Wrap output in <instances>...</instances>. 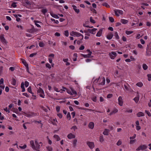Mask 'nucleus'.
I'll use <instances>...</instances> for the list:
<instances>
[{
	"label": "nucleus",
	"instance_id": "13d9d810",
	"mask_svg": "<svg viewBox=\"0 0 151 151\" xmlns=\"http://www.w3.org/2000/svg\"><path fill=\"white\" fill-rule=\"evenodd\" d=\"M53 88L54 90L57 92H59L60 91L55 86Z\"/></svg>",
	"mask_w": 151,
	"mask_h": 151
},
{
	"label": "nucleus",
	"instance_id": "864d4df0",
	"mask_svg": "<svg viewBox=\"0 0 151 151\" xmlns=\"http://www.w3.org/2000/svg\"><path fill=\"white\" fill-rule=\"evenodd\" d=\"M145 112L149 116H151V114L150 112L146 110L145 111Z\"/></svg>",
	"mask_w": 151,
	"mask_h": 151
},
{
	"label": "nucleus",
	"instance_id": "f03ea898",
	"mask_svg": "<svg viewBox=\"0 0 151 151\" xmlns=\"http://www.w3.org/2000/svg\"><path fill=\"white\" fill-rule=\"evenodd\" d=\"M37 93L39 94L40 96L42 98H44L45 95L43 90L40 87L37 88Z\"/></svg>",
	"mask_w": 151,
	"mask_h": 151
},
{
	"label": "nucleus",
	"instance_id": "603ef678",
	"mask_svg": "<svg viewBox=\"0 0 151 151\" xmlns=\"http://www.w3.org/2000/svg\"><path fill=\"white\" fill-rule=\"evenodd\" d=\"M46 148L49 151H52V147L50 146L47 147Z\"/></svg>",
	"mask_w": 151,
	"mask_h": 151
},
{
	"label": "nucleus",
	"instance_id": "aec40b11",
	"mask_svg": "<svg viewBox=\"0 0 151 151\" xmlns=\"http://www.w3.org/2000/svg\"><path fill=\"white\" fill-rule=\"evenodd\" d=\"M128 86H127L126 85H124V86L125 88V89L127 91H131V88L130 86L128 84Z\"/></svg>",
	"mask_w": 151,
	"mask_h": 151
},
{
	"label": "nucleus",
	"instance_id": "412c9836",
	"mask_svg": "<svg viewBox=\"0 0 151 151\" xmlns=\"http://www.w3.org/2000/svg\"><path fill=\"white\" fill-rule=\"evenodd\" d=\"M113 36V35L112 33L110 32L107 35L106 37L108 39L111 40L112 39Z\"/></svg>",
	"mask_w": 151,
	"mask_h": 151
},
{
	"label": "nucleus",
	"instance_id": "f257e3e1",
	"mask_svg": "<svg viewBox=\"0 0 151 151\" xmlns=\"http://www.w3.org/2000/svg\"><path fill=\"white\" fill-rule=\"evenodd\" d=\"M35 148L34 150L37 151H39V149L42 146L43 144L42 142H38L37 139L35 140Z\"/></svg>",
	"mask_w": 151,
	"mask_h": 151
},
{
	"label": "nucleus",
	"instance_id": "4468645a",
	"mask_svg": "<svg viewBox=\"0 0 151 151\" xmlns=\"http://www.w3.org/2000/svg\"><path fill=\"white\" fill-rule=\"evenodd\" d=\"M97 29L93 28L92 29H88V31L90 33L93 34H95L96 32V31Z\"/></svg>",
	"mask_w": 151,
	"mask_h": 151
},
{
	"label": "nucleus",
	"instance_id": "2f4dec72",
	"mask_svg": "<svg viewBox=\"0 0 151 151\" xmlns=\"http://www.w3.org/2000/svg\"><path fill=\"white\" fill-rule=\"evenodd\" d=\"M71 92H72V94L71 95H76L77 94L76 92L72 88H71Z\"/></svg>",
	"mask_w": 151,
	"mask_h": 151
},
{
	"label": "nucleus",
	"instance_id": "a18cd8bd",
	"mask_svg": "<svg viewBox=\"0 0 151 151\" xmlns=\"http://www.w3.org/2000/svg\"><path fill=\"white\" fill-rule=\"evenodd\" d=\"M66 117L67 119H68L69 120H70V119L71 116L69 112L68 113Z\"/></svg>",
	"mask_w": 151,
	"mask_h": 151
},
{
	"label": "nucleus",
	"instance_id": "680f3d73",
	"mask_svg": "<svg viewBox=\"0 0 151 151\" xmlns=\"http://www.w3.org/2000/svg\"><path fill=\"white\" fill-rule=\"evenodd\" d=\"M77 142V140L76 139H75L73 140V144L74 146H76Z\"/></svg>",
	"mask_w": 151,
	"mask_h": 151
},
{
	"label": "nucleus",
	"instance_id": "9b49d317",
	"mask_svg": "<svg viewBox=\"0 0 151 151\" xmlns=\"http://www.w3.org/2000/svg\"><path fill=\"white\" fill-rule=\"evenodd\" d=\"M118 104L120 106H122L123 104V102L122 97L121 96H119L118 98Z\"/></svg>",
	"mask_w": 151,
	"mask_h": 151
},
{
	"label": "nucleus",
	"instance_id": "0eeeda50",
	"mask_svg": "<svg viewBox=\"0 0 151 151\" xmlns=\"http://www.w3.org/2000/svg\"><path fill=\"white\" fill-rule=\"evenodd\" d=\"M86 144L91 149H93L94 147V143L93 142L88 141L86 142Z\"/></svg>",
	"mask_w": 151,
	"mask_h": 151
},
{
	"label": "nucleus",
	"instance_id": "72a5a7b5",
	"mask_svg": "<svg viewBox=\"0 0 151 151\" xmlns=\"http://www.w3.org/2000/svg\"><path fill=\"white\" fill-rule=\"evenodd\" d=\"M142 68L144 70H146L148 68V66L146 64H144L142 65Z\"/></svg>",
	"mask_w": 151,
	"mask_h": 151
},
{
	"label": "nucleus",
	"instance_id": "e2e57ef3",
	"mask_svg": "<svg viewBox=\"0 0 151 151\" xmlns=\"http://www.w3.org/2000/svg\"><path fill=\"white\" fill-rule=\"evenodd\" d=\"M16 2H13L11 6L12 7L14 8H15L17 7V5H16Z\"/></svg>",
	"mask_w": 151,
	"mask_h": 151
},
{
	"label": "nucleus",
	"instance_id": "de8ad7c7",
	"mask_svg": "<svg viewBox=\"0 0 151 151\" xmlns=\"http://www.w3.org/2000/svg\"><path fill=\"white\" fill-rule=\"evenodd\" d=\"M122 141L120 139H119L116 143V145L118 146H119L122 144Z\"/></svg>",
	"mask_w": 151,
	"mask_h": 151
},
{
	"label": "nucleus",
	"instance_id": "c85d7f7f",
	"mask_svg": "<svg viewBox=\"0 0 151 151\" xmlns=\"http://www.w3.org/2000/svg\"><path fill=\"white\" fill-rule=\"evenodd\" d=\"M52 123L53 125H57V124L58 123V122L56 120V118L52 119Z\"/></svg>",
	"mask_w": 151,
	"mask_h": 151
},
{
	"label": "nucleus",
	"instance_id": "0e129e2a",
	"mask_svg": "<svg viewBox=\"0 0 151 151\" xmlns=\"http://www.w3.org/2000/svg\"><path fill=\"white\" fill-rule=\"evenodd\" d=\"M39 46L41 47H42L44 46V43L42 42H40L39 43Z\"/></svg>",
	"mask_w": 151,
	"mask_h": 151
},
{
	"label": "nucleus",
	"instance_id": "338daca9",
	"mask_svg": "<svg viewBox=\"0 0 151 151\" xmlns=\"http://www.w3.org/2000/svg\"><path fill=\"white\" fill-rule=\"evenodd\" d=\"M71 129H73L75 131L77 129V128L76 126H73L71 128Z\"/></svg>",
	"mask_w": 151,
	"mask_h": 151
},
{
	"label": "nucleus",
	"instance_id": "8fccbe9b",
	"mask_svg": "<svg viewBox=\"0 0 151 151\" xmlns=\"http://www.w3.org/2000/svg\"><path fill=\"white\" fill-rule=\"evenodd\" d=\"M136 137V134H134L132 136L130 137H129V139H130V140L133 139H134Z\"/></svg>",
	"mask_w": 151,
	"mask_h": 151
},
{
	"label": "nucleus",
	"instance_id": "423d86ee",
	"mask_svg": "<svg viewBox=\"0 0 151 151\" xmlns=\"http://www.w3.org/2000/svg\"><path fill=\"white\" fill-rule=\"evenodd\" d=\"M0 40L3 44H6L7 43V42L5 38L3 35H0Z\"/></svg>",
	"mask_w": 151,
	"mask_h": 151
},
{
	"label": "nucleus",
	"instance_id": "c9c22d12",
	"mask_svg": "<svg viewBox=\"0 0 151 151\" xmlns=\"http://www.w3.org/2000/svg\"><path fill=\"white\" fill-rule=\"evenodd\" d=\"M102 5L107 8L110 7V6L106 3L105 2L102 4Z\"/></svg>",
	"mask_w": 151,
	"mask_h": 151
},
{
	"label": "nucleus",
	"instance_id": "6ab92c4d",
	"mask_svg": "<svg viewBox=\"0 0 151 151\" xmlns=\"http://www.w3.org/2000/svg\"><path fill=\"white\" fill-rule=\"evenodd\" d=\"M50 14L52 17L56 19H58L59 18V17H58V15L54 14L52 12H50Z\"/></svg>",
	"mask_w": 151,
	"mask_h": 151
},
{
	"label": "nucleus",
	"instance_id": "3c124183",
	"mask_svg": "<svg viewBox=\"0 0 151 151\" xmlns=\"http://www.w3.org/2000/svg\"><path fill=\"white\" fill-rule=\"evenodd\" d=\"M132 111V110L131 109H127L126 110L125 112H129V113H131Z\"/></svg>",
	"mask_w": 151,
	"mask_h": 151
},
{
	"label": "nucleus",
	"instance_id": "c756f323",
	"mask_svg": "<svg viewBox=\"0 0 151 151\" xmlns=\"http://www.w3.org/2000/svg\"><path fill=\"white\" fill-rule=\"evenodd\" d=\"M21 61L22 63L25 66H27L28 65V64L26 63V61L24 59H22Z\"/></svg>",
	"mask_w": 151,
	"mask_h": 151
},
{
	"label": "nucleus",
	"instance_id": "7ed1b4c3",
	"mask_svg": "<svg viewBox=\"0 0 151 151\" xmlns=\"http://www.w3.org/2000/svg\"><path fill=\"white\" fill-rule=\"evenodd\" d=\"M39 115L38 113H34L33 112H28L26 114V116L28 117H32L37 116Z\"/></svg>",
	"mask_w": 151,
	"mask_h": 151
},
{
	"label": "nucleus",
	"instance_id": "2eb2a0df",
	"mask_svg": "<svg viewBox=\"0 0 151 151\" xmlns=\"http://www.w3.org/2000/svg\"><path fill=\"white\" fill-rule=\"evenodd\" d=\"M30 145L32 148L34 150L35 148V142H34L33 140H31L30 142Z\"/></svg>",
	"mask_w": 151,
	"mask_h": 151
},
{
	"label": "nucleus",
	"instance_id": "4be33fe9",
	"mask_svg": "<svg viewBox=\"0 0 151 151\" xmlns=\"http://www.w3.org/2000/svg\"><path fill=\"white\" fill-rule=\"evenodd\" d=\"M102 30L103 29H100L97 33L96 36L99 37H100L102 34Z\"/></svg>",
	"mask_w": 151,
	"mask_h": 151
},
{
	"label": "nucleus",
	"instance_id": "58836bf2",
	"mask_svg": "<svg viewBox=\"0 0 151 151\" xmlns=\"http://www.w3.org/2000/svg\"><path fill=\"white\" fill-rule=\"evenodd\" d=\"M64 34L66 37H68L69 36V32L68 30H65L64 32Z\"/></svg>",
	"mask_w": 151,
	"mask_h": 151
},
{
	"label": "nucleus",
	"instance_id": "5701e85b",
	"mask_svg": "<svg viewBox=\"0 0 151 151\" xmlns=\"http://www.w3.org/2000/svg\"><path fill=\"white\" fill-rule=\"evenodd\" d=\"M118 111V110L116 108L114 109V110L111 112L109 114L110 116H111L113 114H114L117 112Z\"/></svg>",
	"mask_w": 151,
	"mask_h": 151
},
{
	"label": "nucleus",
	"instance_id": "4c0bfd02",
	"mask_svg": "<svg viewBox=\"0 0 151 151\" xmlns=\"http://www.w3.org/2000/svg\"><path fill=\"white\" fill-rule=\"evenodd\" d=\"M60 107L59 106H57L56 107V110L57 112L59 113L60 111Z\"/></svg>",
	"mask_w": 151,
	"mask_h": 151
},
{
	"label": "nucleus",
	"instance_id": "ddd939ff",
	"mask_svg": "<svg viewBox=\"0 0 151 151\" xmlns=\"http://www.w3.org/2000/svg\"><path fill=\"white\" fill-rule=\"evenodd\" d=\"M75 135L71 133L68 134L67 135V137L69 139L74 138L75 137Z\"/></svg>",
	"mask_w": 151,
	"mask_h": 151
},
{
	"label": "nucleus",
	"instance_id": "393cba45",
	"mask_svg": "<svg viewBox=\"0 0 151 151\" xmlns=\"http://www.w3.org/2000/svg\"><path fill=\"white\" fill-rule=\"evenodd\" d=\"M53 137L57 141H59L60 139V137L57 135L55 134L53 136Z\"/></svg>",
	"mask_w": 151,
	"mask_h": 151
},
{
	"label": "nucleus",
	"instance_id": "6e6552de",
	"mask_svg": "<svg viewBox=\"0 0 151 151\" xmlns=\"http://www.w3.org/2000/svg\"><path fill=\"white\" fill-rule=\"evenodd\" d=\"M123 12V11L119 9H117L114 11L115 14L117 16H119L120 15L122 14Z\"/></svg>",
	"mask_w": 151,
	"mask_h": 151
},
{
	"label": "nucleus",
	"instance_id": "09e8293b",
	"mask_svg": "<svg viewBox=\"0 0 151 151\" xmlns=\"http://www.w3.org/2000/svg\"><path fill=\"white\" fill-rule=\"evenodd\" d=\"M90 20L91 22L93 23H95L96 22L95 20L93 19L92 17H90Z\"/></svg>",
	"mask_w": 151,
	"mask_h": 151
},
{
	"label": "nucleus",
	"instance_id": "a19ab883",
	"mask_svg": "<svg viewBox=\"0 0 151 151\" xmlns=\"http://www.w3.org/2000/svg\"><path fill=\"white\" fill-rule=\"evenodd\" d=\"M99 141L101 142H102L104 141V139L103 135L101 136L100 137Z\"/></svg>",
	"mask_w": 151,
	"mask_h": 151
},
{
	"label": "nucleus",
	"instance_id": "774afa93",
	"mask_svg": "<svg viewBox=\"0 0 151 151\" xmlns=\"http://www.w3.org/2000/svg\"><path fill=\"white\" fill-rule=\"evenodd\" d=\"M92 100L94 102H96V96H94L92 98Z\"/></svg>",
	"mask_w": 151,
	"mask_h": 151
},
{
	"label": "nucleus",
	"instance_id": "bf43d9fd",
	"mask_svg": "<svg viewBox=\"0 0 151 151\" xmlns=\"http://www.w3.org/2000/svg\"><path fill=\"white\" fill-rule=\"evenodd\" d=\"M133 31H127L126 32V33L127 35H129L132 33H133Z\"/></svg>",
	"mask_w": 151,
	"mask_h": 151
},
{
	"label": "nucleus",
	"instance_id": "e433bc0d",
	"mask_svg": "<svg viewBox=\"0 0 151 151\" xmlns=\"http://www.w3.org/2000/svg\"><path fill=\"white\" fill-rule=\"evenodd\" d=\"M108 127L109 129L110 130V131L113 130L114 129V127L112 125H109L108 126Z\"/></svg>",
	"mask_w": 151,
	"mask_h": 151
},
{
	"label": "nucleus",
	"instance_id": "9d476101",
	"mask_svg": "<svg viewBox=\"0 0 151 151\" xmlns=\"http://www.w3.org/2000/svg\"><path fill=\"white\" fill-rule=\"evenodd\" d=\"M87 51L89 52V53L87 55L82 54V56L85 58L90 57L92 53L90 51V50H87Z\"/></svg>",
	"mask_w": 151,
	"mask_h": 151
},
{
	"label": "nucleus",
	"instance_id": "f3484780",
	"mask_svg": "<svg viewBox=\"0 0 151 151\" xmlns=\"http://www.w3.org/2000/svg\"><path fill=\"white\" fill-rule=\"evenodd\" d=\"M88 126L90 129H93L94 127V123L93 122H90L88 124Z\"/></svg>",
	"mask_w": 151,
	"mask_h": 151
},
{
	"label": "nucleus",
	"instance_id": "79ce46f5",
	"mask_svg": "<svg viewBox=\"0 0 151 151\" xmlns=\"http://www.w3.org/2000/svg\"><path fill=\"white\" fill-rule=\"evenodd\" d=\"M27 145L25 144L23 146H19V147L21 149H24L26 148Z\"/></svg>",
	"mask_w": 151,
	"mask_h": 151
},
{
	"label": "nucleus",
	"instance_id": "5fc2aeb1",
	"mask_svg": "<svg viewBox=\"0 0 151 151\" xmlns=\"http://www.w3.org/2000/svg\"><path fill=\"white\" fill-rule=\"evenodd\" d=\"M47 138L48 141V143L50 145H51L52 144V142L51 140L49 139L48 136H47Z\"/></svg>",
	"mask_w": 151,
	"mask_h": 151
},
{
	"label": "nucleus",
	"instance_id": "cd10ccee",
	"mask_svg": "<svg viewBox=\"0 0 151 151\" xmlns=\"http://www.w3.org/2000/svg\"><path fill=\"white\" fill-rule=\"evenodd\" d=\"M21 87L22 89V92H24L25 91V89L24 87V83L23 82H22L21 85Z\"/></svg>",
	"mask_w": 151,
	"mask_h": 151
},
{
	"label": "nucleus",
	"instance_id": "ea45409f",
	"mask_svg": "<svg viewBox=\"0 0 151 151\" xmlns=\"http://www.w3.org/2000/svg\"><path fill=\"white\" fill-rule=\"evenodd\" d=\"M27 91L32 94H33L32 91V88L31 86H29L27 88Z\"/></svg>",
	"mask_w": 151,
	"mask_h": 151
},
{
	"label": "nucleus",
	"instance_id": "49530a36",
	"mask_svg": "<svg viewBox=\"0 0 151 151\" xmlns=\"http://www.w3.org/2000/svg\"><path fill=\"white\" fill-rule=\"evenodd\" d=\"M47 9H43L41 12L43 14H45L47 12Z\"/></svg>",
	"mask_w": 151,
	"mask_h": 151
},
{
	"label": "nucleus",
	"instance_id": "7c9ffc66",
	"mask_svg": "<svg viewBox=\"0 0 151 151\" xmlns=\"http://www.w3.org/2000/svg\"><path fill=\"white\" fill-rule=\"evenodd\" d=\"M136 85L138 87H141L143 86V84L142 82H139L137 83Z\"/></svg>",
	"mask_w": 151,
	"mask_h": 151
},
{
	"label": "nucleus",
	"instance_id": "a878e982",
	"mask_svg": "<svg viewBox=\"0 0 151 151\" xmlns=\"http://www.w3.org/2000/svg\"><path fill=\"white\" fill-rule=\"evenodd\" d=\"M121 22L123 24H126L128 22V21L124 19H121L120 20Z\"/></svg>",
	"mask_w": 151,
	"mask_h": 151
},
{
	"label": "nucleus",
	"instance_id": "6e6d98bb",
	"mask_svg": "<svg viewBox=\"0 0 151 151\" xmlns=\"http://www.w3.org/2000/svg\"><path fill=\"white\" fill-rule=\"evenodd\" d=\"M148 77V80L149 81H150L151 79V74H149L147 75Z\"/></svg>",
	"mask_w": 151,
	"mask_h": 151
},
{
	"label": "nucleus",
	"instance_id": "b1692460",
	"mask_svg": "<svg viewBox=\"0 0 151 151\" xmlns=\"http://www.w3.org/2000/svg\"><path fill=\"white\" fill-rule=\"evenodd\" d=\"M100 81L101 82L99 83L101 85H104L105 83V79L104 77L100 79Z\"/></svg>",
	"mask_w": 151,
	"mask_h": 151
},
{
	"label": "nucleus",
	"instance_id": "473e14b6",
	"mask_svg": "<svg viewBox=\"0 0 151 151\" xmlns=\"http://www.w3.org/2000/svg\"><path fill=\"white\" fill-rule=\"evenodd\" d=\"M16 80L14 78H13L11 83L14 86H15L16 84Z\"/></svg>",
	"mask_w": 151,
	"mask_h": 151
},
{
	"label": "nucleus",
	"instance_id": "f704fd0d",
	"mask_svg": "<svg viewBox=\"0 0 151 151\" xmlns=\"http://www.w3.org/2000/svg\"><path fill=\"white\" fill-rule=\"evenodd\" d=\"M136 142V139H131L129 141V144H134L135 142Z\"/></svg>",
	"mask_w": 151,
	"mask_h": 151
},
{
	"label": "nucleus",
	"instance_id": "dca6fc26",
	"mask_svg": "<svg viewBox=\"0 0 151 151\" xmlns=\"http://www.w3.org/2000/svg\"><path fill=\"white\" fill-rule=\"evenodd\" d=\"M72 7L73 8L74 10L76 13L78 14L80 12V10L79 9H77V6L74 5H72Z\"/></svg>",
	"mask_w": 151,
	"mask_h": 151
},
{
	"label": "nucleus",
	"instance_id": "20e7f679",
	"mask_svg": "<svg viewBox=\"0 0 151 151\" xmlns=\"http://www.w3.org/2000/svg\"><path fill=\"white\" fill-rule=\"evenodd\" d=\"M109 55L111 59H114L117 55V54L115 52L111 51L109 53Z\"/></svg>",
	"mask_w": 151,
	"mask_h": 151
},
{
	"label": "nucleus",
	"instance_id": "69168bd1",
	"mask_svg": "<svg viewBox=\"0 0 151 151\" xmlns=\"http://www.w3.org/2000/svg\"><path fill=\"white\" fill-rule=\"evenodd\" d=\"M46 66L49 69H50L51 68L50 65L48 63H47L46 64Z\"/></svg>",
	"mask_w": 151,
	"mask_h": 151
},
{
	"label": "nucleus",
	"instance_id": "37998d69",
	"mask_svg": "<svg viewBox=\"0 0 151 151\" xmlns=\"http://www.w3.org/2000/svg\"><path fill=\"white\" fill-rule=\"evenodd\" d=\"M146 55L147 56H151V52L150 51H147Z\"/></svg>",
	"mask_w": 151,
	"mask_h": 151
},
{
	"label": "nucleus",
	"instance_id": "a211bd4d",
	"mask_svg": "<svg viewBox=\"0 0 151 151\" xmlns=\"http://www.w3.org/2000/svg\"><path fill=\"white\" fill-rule=\"evenodd\" d=\"M139 95L138 94L137 96L134 98L133 100L135 101L136 103H137L139 101Z\"/></svg>",
	"mask_w": 151,
	"mask_h": 151
},
{
	"label": "nucleus",
	"instance_id": "f8f14e48",
	"mask_svg": "<svg viewBox=\"0 0 151 151\" xmlns=\"http://www.w3.org/2000/svg\"><path fill=\"white\" fill-rule=\"evenodd\" d=\"M110 131V130L109 129H105L103 133L105 135H108Z\"/></svg>",
	"mask_w": 151,
	"mask_h": 151
},
{
	"label": "nucleus",
	"instance_id": "c03bdc74",
	"mask_svg": "<svg viewBox=\"0 0 151 151\" xmlns=\"http://www.w3.org/2000/svg\"><path fill=\"white\" fill-rule=\"evenodd\" d=\"M51 20L52 21L54 22L56 24H58L59 23V22L58 20H55L53 18H51Z\"/></svg>",
	"mask_w": 151,
	"mask_h": 151
},
{
	"label": "nucleus",
	"instance_id": "bb28decb",
	"mask_svg": "<svg viewBox=\"0 0 151 151\" xmlns=\"http://www.w3.org/2000/svg\"><path fill=\"white\" fill-rule=\"evenodd\" d=\"M137 116L138 117H140L141 116H144L145 115L144 113L142 112H140L137 113Z\"/></svg>",
	"mask_w": 151,
	"mask_h": 151
},
{
	"label": "nucleus",
	"instance_id": "052dcab7",
	"mask_svg": "<svg viewBox=\"0 0 151 151\" xmlns=\"http://www.w3.org/2000/svg\"><path fill=\"white\" fill-rule=\"evenodd\" d=\"M24 85L26 87H27L29 85V83L27 81H25L24 83Z\"/></svg>",
	"mask_w": 151,
	"mask_h": 151
},
{
	"label": "nucleus",
	"instance_id": "39448f33",
	"mask_svg": "<svg viewBox=\"0 0 151 151\" xmlns=\"http://www.w3.org/2000/svg\"><path fill=\"white\" fill-rule=\"evenodd\" d=\"M70 35L71 36H76L77 37H79L81 35V34L80 33L74 31H72L70 32Z\"/></svg>",
	"mask_w": 151,
	"mask_h": 151
},
{
	"label": "nucleus",
	"instance_id": "1a4fd4ad",
	"mask_svg": "<svg viewBox=\"0 0 151 151\" xmlns=\"http://www.w3.org/2000/svg\"><path fill=\"white\" fill-rule=\"evenodd\" d=\"M147 148V146L146 145H141L139 146L137 149V151H139L140 150H145Z\"/></svg>",
	"mask_w": 151,
	"mask_h": 151
},
{
	"label": "nucleus",
	"instance_id": "4d7b16f0",
	"mask_svg": "<svg viewBox=\"0 0 151 151\" xmlns=\"http://www.w3.org/2000/svg\"><path fill=\"white\" fill-rule=\"evenodd\" d=\"M109 21L111 22H114V18L111 17H109Z\"/></svg>",
	"mask_w": 151,
	"mask_h": 151
}]
</instances>
